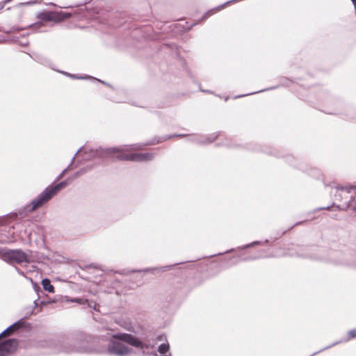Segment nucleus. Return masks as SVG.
Returning <instances> with one entry per match:
<instances>
[{
    "label": "nucleus",
    "instance_id": "ea45409f",
    "mask_svg": "<svg viewBox=\"0 0 356 356\" xmlns=\"http://www.w3.org/2000/svg\"><path fill=\"white\" fill-rule=\"evenodd\" d=\"M44 304H45V302H44V301H41V302H40V307H42V305H44Z\"/></svg>",
    "mask_w": 356,
    "mask_h": 356
},
{
    "label": "nucleus",
    "instance_id": "f3484780",
    "mask_svg": "<svg viewBox=\"0 0 356 356\" xmlns=\"http://www.w3.org/2000/svg\"><path fill=\"white\" fill-rule=\"evenodd\" d=\"M172 266H173V265H168V266H162V267L149 268H145L143 271H144V272H153V271L164 272L167 270L171 269Z\"/></svg>",
    "mask_w": 356,
    "mask_h": 356
},
{
    "label": "nucleus",
    "instance_id": "bb28decb",
    "mask_svg": "<svg viewBox=\"0 0 356 356\" xmlns=\"http://www.w3.org/2000/svg\"><path fill=\"white\" fill-rule=\"evenodd\" d=\"M259 244H261V242L259 241H254V242L250 243L249 244L245 245H243L242 247H238V250H243V249H246V248H248L253 247L255 245H259Z\"/></svg>",
    "mask_w": 356,
    "mask_h": 356
},
{
    "label": "nucleus",
    "instance_id": "72a5a7b5",
    "mask_svg": "<svg viewBox=\"0 0 356 356\" xmlns=\"http://www.w3.org/2000/svg\"><path fill=\"white\" fill-rule=\"evenodd\" d=\"M261 257H265V256H259V257H254V258H250V259H259V258H261ZM249 259H246V258H244L243 260V261H246V260H248Z\"/></svg>",
    "mask_w": 356,
    "mask_h": 356
},
{
    "label": "nucleus",
    "instance_id": "cd10ccee",
    "mask_svg": "<svg viewBox=\"0 0 356 356\" xmlns=\"http://www.w3.org/2000/svg\"><path fill=\"white\" fill-rule=\"evenodd\" d=\"M85 305H87V306H88V307H90V308H92V309H95V310L96 309L97 304H96V302H93V301H89V300H88V302H86L85 303Z\"/></svg>",
    "mask_w": 356,
    "mask_h": 356
},
{
    "label": "nucleus",
    "instance_id": "6e6552de",
    "mask_svg": "<svg viewBox=\"0 0 356 356\" xmlns=\"http://www.w3.org/2000/svg\"><path fill=\"white\" fill-rule=\"evenodd\" d=\"M155 156V154L152 152L145 153H122L118 155V160L131 161H147L152 160Z\"/></svg>",
    "mask_w": 356,
    "mask_h": 356
},
{
    "label": "nucleus",
    "instance_id": "4c0bfd02",
    "mask_svg": "<svg viewBox=\"0 0 356 356\" xmlns=\"http://www.w3.org/2000/svg\"><path fill=\"white\" fill-rule=\"evenodd\" d=\"M293 159L292 156H288L287 157V161L290 162L291 164H293L292 162L291 161V160Z\"/></svg>",
    "mask_w": 356,
    "mask_h": 356
},
{
    "label": "nucleus",
    "instance_id": "f704fd0d",
    "mask_svg": "<svg viewBox=\"0 0 356 356\" xmlns=\"http://www.w3.org/2000/svg\"><path fill=\"white\" fill-rule=\"evenodd\" d=\"M39 305V304L38 303V300H35L33 301V306L34 307V309H35V307H37Z\"/></svg>",
    "mask_w": 356,
    "mask_h": 356
},
{
    "label": "nucleus",
    "instance_id": "9d476101",
    "mask_svg": "<svg viewBox=\"0 0 356 356\" xmlns=\"http://www.w3.org/2000/svg\"><path fill=\"white\" fill-rule=\"evenodd\" d=\"M120 149L119 148H109V149H90V153L91 154V156L93 158H106L109 156L110 154L115 152H120Z\"/></svg>",
    "mask_w": 356,
    "mask_h": 356
},
{
    "label": "nucleus",
    "instance_id": "2f4dec72",
    "mask_svg": "<svg viewBox=\"0 0 356 356\" xmlns=\"http://www.w3.org/2000/svg\"><path fill=\"white\" fill-rule=\"evenodd\" d=\"M150 356H157V352L155 350L154 348L152 349Z\"/></svg>",
    "mask_w": 356,
    "mask_h": 356
},
{
    "label": "nucleus",
    "instance_id": "7c9ffc66",
    "mask_svg": "<svg viewBox=\"0 0 356 356\" xmlns=\"http://www.w3.org/2000/svg\"><path fill=\"white\" fill-rule=\"evenodd\" d=\"M66 172H67V169H64L61 173L58 176L56 180H60L63 176L66 173Z\"/></svg>",
    "mask_w": 356,
    "mask_h": 356
},
{
    "label": "nucleus",
    "instance_id": "37998d69",
    "mask_svg": "<svg viewBox=\"0 0 356 356\" xmlns=\"http://www.w3.org/2000/svg\"><path fill=\"white\" fill-rule=\"evenodd\" d=\"M268 243V240H267V239H266V240L264 241V243Z\"/></svg>",
    "mask_w": 356,
    "mask_h": 356
},
{
    "label": "nucleus",
    "instance_id": "1a4fd4ad",
    "mask_svg": "<svg viewBox=\"0 0 356 356\" xmlns=\"http://www.w3.org/2000/svg\"><path fill=\"white\" fill-rule=\"evenodd\" d=\"M17 340L8 339L0 343V356H6L17 346Z\"/></svg>",
    "mask_w": 356,
    "mask_h": 356
},
{
    "label": "nucleus",
    "instance_id": "58836bf2",
    "mask_svg": "<svg viewBox=\"0 0 356 356\" xmlns=\"http://www.w3.org/2000/svg\"><path fill=\"white\" fill-rule=\"evenodd\" d=\"M91 78H92V79H95V78H93V77H91ZM95 80H97V81H98L102 82L103 84L108 85V84H107V83H106L104 81H100V80H99V79H95Z\"/></svg>",
    "mask_w": 356,
    "mask_h": 356
},
{
    "label": "nucleus",
    "instance_id": "0eeeda50",
    "mask_svg": "<svg viewBox=\"0 0 356 356\" xmlns=\"http://www.w3.org/2000/svg\"><path fill=\"white\" fill-rule=\"evenodd\" d=\"M337 194L335 195L336 200H341L342 197V193H346L348 194L354 193L355 196L350 197V199L346 203V207H348L354 213H356V185H345V186H337L336 187Z\"/></svg>",
    "mask_w": 356,
    "mask_h": 356
},
{
    "label": "nucleus",
    "instance_id": "473e14b6",
    "mask_svg": "<svg viewBox=\"0 0 356 356\" xmlns=\"http://www.w3.org/2000/svg\"><path fill=\"white\" fill-rule=\"evenodd\" d=\"M150 356H157V352L155 350L154 348L152 349Z\"/></svg>",
    "mask_w": 356,
    "mask_h": 356
},
{
    "label": "nucleus",
    "instance_id": "a18cd8bd",
    "mask_svg": "<svg viewBox=\"0 0 356 356\" xmlns=\"http://www.w3.org/2000/svg\"><path fill=\"white\" fill-rule=\"evenodd\" d=\"M3 248H0V250H2Z\"/></svg>",
    "mask_w": 356,
    "mask_h": 356
},
{
    "label": "nucleus",
    "instance_id": "f03ea898",
    "mask_svg": "<svg viewBox=\"0 0 356 356\" xmlns=\"http://www.w3.org/2000/svg\"><path fill=\"white\" fill-rule=\"evenodd\" d=\"M123 334H128L127 333L114 334H111L109 337V342L106 349L104 350V353L109 355L113 356H127L131 352V349L123 343L125 342L121 337Z\"/></svg>",
    "mask_w": 356,
    "mask_h": 356
},
{
    "label": "nucleus",
    "instance_id": "a211bd4d",
    "mask_svg": "<svg viewBox=\"0 0 356 356\" xmlns=\"http://www.w3.org/2000/svg\"><path fill=\"white\" fill-rule=\"evenodd\" d=\"M34 307L32 306H27L22 309V312L24 315L23 318H28L31 315L34 314Z\"/></svg>",
    "mask_w": 356,
    "mask_h": 356
},
{
    "label": "nucleus",
    "instance_id": "f8f14e48",
    "mask_svg": "<svg viewBox=\"0 0 356 356\" xmlns=\"http://www.w3.org/2000/svg\"><path fill=\"white\" fill-rule=\"evenodd\" d=\"M217 136L218 135L216 134H212L208 136H192L191 140L200 144H209L213 142Z\"/></svg>",
    "mask_w": 356,
    "mask_h": 356
},
{
    "label": "nucleus",
    "instance_id": "49530a36",
    "mask_svg": "<svg viewBox=\"0 0 356 356\" xmlns=\"http://www.w3.org/2000/svg\"><path fill=\"white\" fill-rule=\"evenodd\" d=\"M169 356H172V355H171V354H170V355H169Z\"/></svg>",
    "mask_w": 356,
    "mask_h": 356
},
{
    "label": "nucleus",
    "instance_id": "7ed1b4c3",
    "mask_svg": "<svg viewBox=\"0 0 356 356\" xmlns=\"http://www.w3.org/2000/svg\"><path fill=\"white\" fill-rule=\"evenodd\" d=\"M71 17V14L63 11H43L40 12L37 14V17L40 19V22H35L31 26V28L34 30H40L44 26V22H54L55 23L61 22L65 19Z\"/></svg>",
    "mask_w": 356,
    "mask_h": 356
},
{
    "label": "nucleus",
    "instance_id": "79ce46f5",
    "mask_svg": "<svg viewBox=\"0 0 356 356\" xmlns=\"http://www.w3.org/2000/svg\"><path fill=\"white\" fill-rule=\"evenodd\" d=\"M234 250V249H231V250H229L227 251L226 252H233Z\"/></svg>",
    "mask_w": 356,
    "mask_h": 356
},
{
    "label": "nucleus",
    "instance_id": "39448f33",
    "mask_svg": "<svg viewBox=\"0 0 356 356\" xmlns=\"http://www.w3.org/2000/svg\"><path fill=\"white\" fill-rule=\"evenodd\" d=\"M83 336L79 334L76 335L72 340L66 341L62 349L60 351L65 353H92V348L86 346L84 340L82 339Z\"/></svg>",
    "mask_w": 356,
    "mask_h": 356
},
{
    "label": "nucleus",
    "instance_id": "4be33fe9",
    "mask_svg": "<svg viewBox=\"0 0 356 356\" xmlns=\"http://www.w3.org/2000/svg\"><path fill=\"white\" fill-rule=\"evenodd\" d=\"M66 301L70 302H76L79 305H85V303L86 302H88V300L84 299V298H67Z\"/></svg>",
    "mask_w": 356,
    "mask_h": 356
},
{
    "label": "nucleus",
    "instance_id": "b1692460",
    "mask_svg": "<svg viewBox=\"0 0 356 356\" xmlns=\"http://www.w3.org/2000/svg\"><path fill=\"white\" fill-rule=\"evenodd\" d=\"M81 152L87 153L86 149L83 148V147H81L79 148V149L76 152V153L72 157V161H71L70 165L65 168V169H67V171L71 169V167H72V164H73V163H74V161L75 160V158H76V155L79 153H81Z\"/></svg>",
    "mask_w": 356,
    "mask_h": 356
},
{
    "label": "nucleus",
    "instance_id": "9b49d317",
    "mask_svg": "<svg viewBox=\"0 0 356 356\" xmlns=\"http://www.w3.org/2000/svg\"><path fill=\"white\" fill-rule=\"evenodd\" d=\"M342 102L337 103V110L333 113L334 114H343L348 116L350 118L356 119V109L353 108H348L346 110L342 109Z\"/></svg>",
    "mask_w": 356,
    "mask_h": 356
},
{
    "label": "nucleus",
    "instance_id": "412c9836",
    "mask_svg": "<svg viewBox=\"0 0 356 356\" xmlns=\"http://www.w3.org/2000/svg\"><path fill=\"white\" fill-rule=\"evenodd\" d=\"M16 330H15L14 327H13V324H12L0 334V338L2 337L9 336V335L12 334Z\"/></svg>",
    "mask_w": 356,
    "mask_h": 356
},
{
    "label": "nucleus",
    "instance_id": "a19ab883",
    "mask_svg": "<svg viewBox=\"0 0 356 356\" xmlns=\"http://www.w3.org/2000/svg\"><path fill=\"white\" fill-rule=\"evenodd\" d=\"M302 223V222H296L295 225H300Z\"/></svg>",
    "mask_w": 356,
    "mask_h": 356
},
{
    "label": "nucleus",
    "instance_id": "2eb2a0df",
    "mask_svg": "<svg viewBox=\"0 0 356 356\" xmlns=\"http://www.w3.org/2000/svg\"><path fill=\"white\" fill-rule=\"evenodd\" d=\"M13 327H14L15 330L17 331L20 328H28L29 327H30V324L29 323H26L25 321V318L22 317L19 321L14 323L13 324Z\"/></svg>",
    "mask_w": 356,
    "mask_h": 356
},
{
    "label": "nucleus",
    "instance_id": "c9c22d12",
    "mask_svg": "<svg viewBox=\"0 0 356 356\" xmlns=\"http://www.w3.org/2000/svg\"><path fill=\"white\" fill-rule=\"evenodd\" d=\"M35 3V1H29V2H26L24 4H25V5H32V4H34Z\"/></svg>",
    "mask_w": 356,
    "mask_h": 356
},
{
    "label": "nucleus",
    "instance_id": "c756f323",
    "mask_svg": "<svg viewBox=\"0 0 356 356\" xmlns=\"http://www.w3.org/2000/svg\"><path fill=\"white\" fill-rule=\"evenodd\" d=\"M296 255L297 257H303V258H311V259H318V258H316L315 257H312V256H309V255H307V254H296Z\"/></svg>",
    "mask_w": 356,
    "mask_h": 356
},
{
    "label": "nucleus",
    "instance_id": "c03bdc74",
    "mask_svg": "<svg viewBox=\"0 0 356 356\" xmlns=\"http://www.w3.org/2000/svg\"><path fill=\"white\" fill-rule=\"evenodd\" d=\"M116 294H119V292L118 291H115Z\"/></svg>",
    "mask_w": 356,
    "mask_h": 356
},
{
    "label": "nucleus",
    "instance_id": "a878e982",
    "mask_svg": "<svg viewBox=\"0 0 356 356\" xmlns=\"http://www.w3.org/2000/svg\"><path fill=\"white\" fill-rule=\"evenodd\" d=\"M59 72L67 76H70L72 79H86V76H78L76 74H71L70 73H67V72H61V71H59Z\"/></svg>",
    "mask_w": 356,
    "mask_h": 356
},
{
    "label": "nucleus",
    "instance_id": "c85d7f7f",
    "mask_svg": "<svg viewBox=\"0 0 356 356\" xmlns=\"http://www.w3.org/2000/svg\"><path fill=\"white\" fill-rule=\"evenodd\" d=\"M185 136L186 135H184V134H175V135L165 136L164 137L163 140L170 139V138H174V137H183V136Z\"/></svg>",
    "mask_w": 356,
    "mask_h": 356
},
{
    "label": "nucleus",
    "instance_id": "e433bc0d",
    "mask_svg": "<svg viewBox=\"0 0 356 356\" xmlns=\"http://www.w3.org/2000/svg\"><path fill=\"white\" fill-rule=\"evenodd\" d=\"M329 209V207H321V208H318L316 210L317 211H320V210H323V209Z\"/></svg>",
    "mask_w": 356,
    "mask_h": 356
},
{
    "label": "nucleus",
    "instance_id": "20e7f679",
    "mask_svg": "<svg viewBox=\"0 0 356 356\" xmlns=\"http://www.w3.org/2000/svg\"><path fill=\"white\" fill-rule=\"evenodd\" d=\"M0 259L10 264L29 263V256L22 250L3 248L0 250Z\"/></svg>",
    "mask_w": 356,
    "mask_h": 356
},
{
    "label": "nucleus",
    "instance_id": "4468645a",
    "mask_svg": "<svg viewBox=\"0 0 356 356\" xmlns=\"http://www.w3.org/2000/svg\"><path fill=\"white\" fill-rule=\"evenodd\" d=\"M30 56L34 60L39 63H41L43 65L49 66L51 64L50 60L42 54L38 53H33L32 55Z\"/></svg>",
    "mask_w": 356,
    "mask_h": 356
},
{
    "label": "nucleus",
    "instance_id": "ddd939ff",
    "mask_svg": "<svg viewBox=\"0 0 356 356\" xmlns=\"http://www.w3.org/2000/svg\"><path fill=\"white\" fill-rule=\"evenodd\" d=\"M354 338H356V329H353V330H349L348 332V337H347V338L346 339L341 340V341H336V342L333 343L332 344H331L330 346H327L323 348V349H321V350H318L317 352L314 353L313 354H312L309 356H314V355H316V354H318V353H321V352H322V351H323L325 350L330 348L331 347L334 346L340 343L342 341H350V340H351V339H353Z\"/></svg>",
    "mask_w": 356,
    "mask_h": 356
},
{
    "label": "nucleus",
    "instance_id": "6ab92c4d",
    "mask_svg": "<svg viewBox=\"0 0 356 356\" xmlns=\"http://www.w3.org/2000/svg\"><path fill=\"white\" fill-rule=\"evenodd\" d=\"M335 264L339 265H347V266H356V260L355 261H350L348 259H339L332 261Z\"/></svg>",
    "mask_w": 356,
    "mask_h": 356
},
{
    "label": "nucleus",
    "instance_id": "393cba45",
    "mask_svg": "<svg viewBox=\"0 0 356 356\" xmlns=\"http://www.w3.org/2000/svg\"><path fill=\"white\" fill-rule=\"evenodd\" d=\"M277 88V86H274V87H271V88L264 89V90H261L257 91V92H250V93L245 94V95H240L234 97V99L243 97H245V96H247V95H253V94H256V93L264 92V91H266V90H270L275 89Z\"/></svg>",
    "mask_w": 356,
    "mask_h": 356
},
{
    "label": "nucleus",
    "instance_id": "aec40b11",
    "mask_svg": "<svg viewBox=\"0 0 356 356\" xmlns=\"http://www.w3.org/2000/svg\"><path fill=\"white\" fill-rule=\"evenodd\" d=\"M170 349V346L168 343H164L159 346L157 351L161 354H165Z\"/></svg>",
    "mask_w": 356,
    "mask_h": 356
},
{
    "label": "nucleus",
    "instance_id": "f257e3e1",
    "mask_svg": "<svg viewBox=\"0 0 356 356\" xmlns=\"http://www.w3.org/2000/svg\"><path fill=\"white\" fill-rule=\"evenodd\" d=\"M68 184L67 180L62 181L56 184H51L47 186L41 192L37 197L31 202L29 211H34L47 203L53 197L58 194L63 188Z\"/></svg>",
    "mask_w": 356,
    "mask_h": 356
},
{
    "label": "nucleus",
    "instance_id": "5701e85b",
    "mask_svg": "<svg viewBox=\"0 0 356 356\" xmlns=\"http://www.w3.org/2000/svg\"><path fill=\"white\" fill-rule=\"evenodd\" d=\"M92 168V166H86L81 169H80L79 171L76 172L74 174V177H79L84 174H86L87 172L91 170Z\"/></svg>",
    "mask_w": 356,
    "mask_h": 356
},
{
    "label": "nucleus",
    "instance_id": "dca6fc26",
    "mask_svg": "<svg viewBox=\"0 0 356 356\" xmlns=\"http://www.w3.org/2000/svg\"><path fill=\"white\" fill-rule=\"evenodd\" d=\"M42 285L43 289L45 291H47L49 293H54V287L51 284V282L49 279L45 278L42 280Z\"/></svg>",
    "mask_w": 356,
    "mask_h": 356
},
{
    "label": "nucleus",
    "instance_id": "423d86ee",
    "mask_svg": "<svg viewBox=\"0 0 356 356\" xmlns=\"http://www.w3.org/2000/svg\"><path fill=\"white\" fill-rule=\"evenodd\" d=\"M121 337L126 343L131 345L132 346L140 348L141 354L143 356H150L151 350L155 346L154 343H150L143 342L132 334H123Z\"/></svg>",
    "mask_w": 356,
    "mask_h": 356
}]
</instances>
